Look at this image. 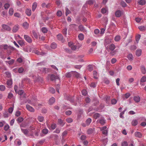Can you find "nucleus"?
Listing matches in <instances>:
<instances>
[{
	"label": "nucleus",
	"instance_id": "nucleus-31",
	"mask_svg": "<svg viewBox=\"0 0 146 146\" xmlns=\"http://www.w3.org/2000/svg\"><path fill=\"white\" fill-rule=\"evenodd\" d=\"M93 75L94 76V78L95 79H97L98 77H97L98 75V73L97 71L96 70H94L93 71Z\"/></svg>",
	"mask_w": 146,
	"mask_h": 146
},
{
	"label": "nucleus",
	"instance_id": "nucleus-14",
	"mask_svg": "<svg viewBox=\"0 0 146 146\" xmlns=\"http://www.w3.org/2000/svg\"><path fill=\"white\" fill-rule=\"evenodd\" d=\"M41 70H42V72L46 74L48 73L50 71V69L48 68H41Z\"/></svg>",
	"mask_w": 146,
	"mask_h": 146
},
{
	"label": "nucleus",
	"instance_id": "nucleus-62",
	"mask_svg": "<svg viewBox=\"0 0 146 146\" xmlns=\"http://www.w3.org/2000/svg\"><path fill=\"white\" fill-rule=\"evenodd\" d=\"M15 61V60L11 59V60L7 62L10 65L12 64Z\"/></svg>",
	"mask_w": 146,
	"mask_h": 146
},
{
	"label": "nucleus",
	"instance_id": "nucleus-45",
	"mask_svg": "<svg viewBox=\"0 0 146 146\" xmlns=\"http://www.w3.org/2000/svg\"><path fill=\"white\" fill-rule=\"evenodd\" d=\"M13 10L12 8H10L9 9V14L11 15H12L13 13Z\"/></svg>",
	"mask_w": 146,
	"mask_h": 146
},
{
	"label": "nucleus",
	"instance_id": "nucleus-56",
	"mask_svg": "<svg viewBox=\"0 0 146 146\" xmlns=\"http://www.w3.org/2000/svg\"><path fill=\"white\" fill-rule=\"evenodd\" d=\"M121 146H128V144L127 141H124L121 143Z\"/></svg>",
	"mask_w": 146,
	"mask_h": 146
},
{
	"label": "nucleus",
	"instance_id": "nucleus-40",
	"mask_svg": "<svg viewBox=\"0 0 146 146\" xmlns=\"http://www.w3.org/2000/svg\"><path fill=\"white\" fill-rule=\"evenodd\" d=\"M93 130L92 128H90L87 131V133L88 134H90L93 133Z\"/></svg>",
	"mask_w": 146,
	"mask_h": 146
},
{
	"label": "nucleus",
	"instance_id": "nucleus-59",
	"mask_svg": "<svg viewBox=\"0 0 146 146\" xmlns=\"http://www.w3.org/2000/svg\"><path fill=\"white\" fill-rule=\"evenodd\" d=\"M117 102V100L115 99H113L111 100V103L112 104H115Z\"/></svg>",
	"mask_w": 146,
	"mask_h": 146
},
{
	"label": "nucleus",
	"instance_id": "nucleus-34",
	"mask_svg": "<svg viewBox=\"0 0 146 146\" xmlns=\"http://www.w3.org/2000/svg\"><path fill=\"white\" fill-rule=\"evenodd\" d=\"M137 123L138 121L136 119L133 120L131 122L132 125L133 126H135L137 125Z\"/></svg>",
	"mask_w": 146,
	"mask_h": 146
},
{
	"label": "nucleus",
	"instance_id": "nucleus-4",
	"mask_svg": "<svg viewBox=\"0 0 146 146\" xmlns=\"http://www.w3.org/2000/svg\"><path fill=\"white\" fill-rule=\"evenodd\" d=\"M111 42V39L109 38H107L104 40V45L105 46L109 44Z\"/></svg>",
	"mask_w": 146,
	"mask_h": 146
},
{
	"label": "nucleus",
	"instance_id": "nucleus-57",
	"mask_svg": "<svg viewBox=\"0 0 146 146\" xmlns=\"http://www.w3.org/2000/svg\"><path fill=\"white\" fill-rule=\"evenodd\" d=\"M3 116L4 118H7L8 117V113L6 111H5L3 113Z\"/></svg>",
	"mask_w": 146,
	"mask_h": 146
},
{
	"label": "nucleus",
	"instance_id": "nucleus-43",
	"mask_svg": "<svg viewBox=\"0 0 146 146\" xmlns=\"http://www.w3.org/2000/svg\"><path fill=\"white\" fill-rule=\"evenodd\" d=\"M23 120L24 119L22 117H20L17 118V121L18 123H21Z\"/></svg>",
	"mask_w": 146,
	"mask_h": 146
},
{
	"label": "nucleus",
	"instance_id": "nucleus-64",
	"mask_svg": "<svg viewBox=\"0 0 146 146\" xmlns=\"http://www.w3.org/2000/svg\"><path fill=\"white\" fill-rule=\"evenodd\" d=\"M65 113L66 115H69L71 114L72 111L70 110L67 111H65Z\"/></svg>",
	"mask_w": 146,
	"mask_h": 146
},
{
	"label": "nucleus",
	"instance_id": "nucleus-38",
	"mask_svg": "<svg viewBox=\"0 0 146 146\" xmlns=\"http://www.w3.org/2000/svg\"><path fill=\"white\" fill-rule=\"evenodd\" d=\"M87 69L88 70L90 71H92L93 69V67L92 65L90 64H89L87 66Z\"/></svg>",
	"mask_w": 146,
	"mask_h": 146
},
{
	"label": "nucleus",
	"instance_id": "nucleus-39",
	"mask_svg": "<svg viewBox=\"0 0 146 146\" xmlns=\"http://www.w3.org/2000/svg\"><path fill=\"white\" fill-rule=\"evenodd\" d=\"M41 30L42 33H46L48 31L47 29L45 27H43L41 29Z\"/></svg>",
	"mask_w": 146,
	"mask_h": 146
},
{
	"label": "nucleus",
	"instance_id": "nucleus-26",
	"mask_svg": "<svg viewBox=\"0 0 146 146\" xmlns=\"http://www.w3.org/2000/svg\"><path fill=\"white\" fill-rule=\"evenodd\" d=\"M37 6V3L36 2H34L32 5V10L33 11H35Z\"/></svg>",
	"mask_w": 146,
	"mask_h": 146
},
{
	"label": "nucleus",
	"instance_id": "nucleus-2",
	"mask_svg": "<svg viewBox=\"0 0 146 146\" xmlns=\"http://www.w3.org/2000/svg\"><path fill=\"white\" fill-rule=\"evenodd\" d=\"M24 38L27 42L29 43H31L32 42V40L30 37L27 35H24Z\"/></svg>",
	"mask_w": 146,
	"mask_h": 146
},
{
	"label": "nucleus",
	"instance_id": "nucleus-15",
	"mask_svg": "<svg viewBox=\"0 0 146 146\" xmlns=\"http://www.w3.org/2000/svg\"><path fill=\"white\" fill-rule=\"evenodd\" d=\"M21 130L22 132L26 135H27L29 133V131L28 129L21 128Z\"/></svg>",
	"mask_w": 146,
	"mask_h": 146
},
{
	"label": "nucleus",
	"instance_id": "nucleus-49",
	"mask_svg": "<svg viewBox=\"0 0 146 146\" xmlns=\"http://www.w3.org/2000/svg\"><path fill=\"white\" fill-rule=\"evenodd\" d=\"M62 15V13L61 11L59 10L56 13L57 15L59 17H61Z\"/></svg>",
	"mask_w": 146,
	"mask_h": 146
},
{
	"label": "nucleus",
	"instance_id": "nucleus-46",
	"mask_svg": "<svg viewBox=\"0 0 146 146\" xmlns=\"http://www.w3.org/2000/svg\"><path fill=\"white\" fill-rule=\"evenodd\" d=\"M66 13L65 15L66 16H67L68 15L71 13L70 11L69 10L68 8L66 7L65 8Z\"/></svg>",
	"mask_w": 146,
	"mask_h": 146
},
{
	"label": "nucleus",
	"instance_id": "nucleus-13",
	"mask_svg": "<svg viewBox=\"0 0 146 146\" xmlns=\"http://www.w3.org/2000/svg\"><path fill=\"white\" fill-rule=\"evenodd\" d=\"M115 15L117 17H120L121 15V12L120 10H117L115 12Z\"/></svg>",
	"mask_w": 146,
	"mask_h": 146
},
{
	"label": "nucleus",
	"instance_id": "nucleus-20",
	"mask_svg": "<svg viewBox=\"0 0 146 146\" xmlns=\"http://www.w3.org/2000/svg\"><path fill=\"white\" fill-rule=\"evenodd\" d=\"M139 30L142 31H144L146 30V26H140L138 27Z\"/></svg>",
	"mask_w": 146,
	"mask_h": 146
},
{
	"label": "nucleus",
	"instance_id": "nucleus-30",
	"mask_svg": "<svg viewBox=\"0 0 146 146\" xmlns=\"http://www.w3.org/2000/svg\"><path fill=\"white\" fill-rule=\"evenodd\" d=\"M72 74V71L66 73L65 74V76L67 78H70L71 77V75Z\"/></svg>",
	"mask_w": 146,
	"mask_h": 146
},
{
	"label": "nucleus",
	"instance_id": "nucleus-12",
	"mask_svg": "<svg viewBox=\"0 0 146 146\" xmlns=\"http://www.w3.org/2000/svg\"><path fill=\"white\" fill-rule=\"evenodd\" d=\"M142 50L141 49H137L135 52V54L137 56H140L141 54Z\"/></svg>",
	"mask_w": 146,
	"mask_h": 146
},
{
	"label": "nucleus",
	"instance_id": "nucleus-8",
	"mask_svg": "<svg viewBox=\"0 0 146 146\" xmlns=\"http://www.w3.org/2000/svg\"><path fill=\"white\" fill-rule=\"evenodd\" d=\"M26 107L27 109L29 111L31 112H34L35 111V109L29 105L27 104L26 105Z\"/></svg>",
	"mask_w": 146,
	"mask_h": 146
},
{
	"label": "nucleus",
	"instance_id": "nucleus-28",
	"mask_svg": "<svg viewBox=\"0 0 146 146\" xmlns=\"http://www.w3.org/2000/svg\"><path fill=\"white\" fill-rule=\"evenodd\" d=\"M127 58L129 60H132L133 59V57L132 54H129L127 56Z\"/></svg>",
	"mask_w": 146,
	"mask_h": 146
},
{
	"label": "nucleus",
	"instance_id": "nucleus-48",
	"mask_svg": "<svg viewBox=\"0 0 146 146\" xmlns=\"http://www.w3.org/2000/svg\"><path fill=\"white\" fill-rule=\"evenodd\" d=\"M9 128V126L8 124H7L4 126V129L5 131H7Z\"/></svg>",
	"mask_w": 146,
	"mask_h": 146
},
{
	"label": "nucleus",
	"instance_id": "nucleus-16",
	"mask_svg": "<svg viewBox=\"0 0 146 146\" xmlns=\"http://www.w3.org/2000/svg\"><path fill=\"white\" fill-rule=\"evenodd\" d=\"M25 13L28 16H30L31 15V9H27L25 10Z\"/></svg>",
	"mask_w": 146,
	"mask_h": 146
},
{
	"label": "nucleus",
	"instance_id": "nucleus-18",
	"mask_svg": "<svg viewBox=\"0 0 146 146\" xmlns=\"http://www.w3.org/2000/svg\"><path fill=\"white\" fill-rule=\"evenodd\" d=\"M55 102V98L53 97H52L49 100V103L50 105H52Z\"/></svg>",
	"mask_w": 146,
	"mask_h": 146
},
{
	"label": "nucleus",
	"instance_id": "nucleus-60",
	"mask_svg": "<svg viewBox=\"0 0 146 146\" xmlns=\"http://www.w3.org/2000/svg\"><path fill=\"white\" fill-rule=\"evenodd\" d=\"M82 94L83 95L85 96L87 94V91L85 89H84L82 92Z\"/></svg>",
	"mask_w": 146,
	"mask_h": 146
},
{
	"label": "nucleus",
	"instance_id": "nucleus-29",
	"mask_svg": "<svg viewBox=\"0 0 146 146\" xmlns=\"http://www.w3.org/2000/svg\"><path fill=\"white\" fill-rule=\"evenodd\" d=\"M92 121V119L90 118H88L86 121V123L87 126L89 125Z\"/></svg>",
	"mask_w": 146,
	"mask_h": 146
},
{
	"label": "nucleus",
	"instance_id": "nucleus-1",
	"mask_svg": "<svg viewBox=\"0 0 146 146\" xmlns=\"http://www.w3.org/2000/svg\"><path fill=\"white\" fill-rule=\"evenodd\" d=\"M115 46L113 44H111L109 46V49L111 51L110 54L111 56H113L118 51L117 49L114 50L115 48Z\"/></svg>",
	"mask_w": 146,
	"mask_h": 146
},
{
	"label": "nucleus",
	"instance_id": "nucleus-36",
	"mask_svg": "<svg viewBox=\"0 0 146 146\" xmlns=\"http://www.w3.org/2000/svg\"><path fill=\"white\" fill-rule=\"evenodd\" d=\"M78 37L80 40H82L84 38V35L82 34H80L78 35Z\"/></svg>",
	"mask_w": 146,
	"mask_h": 146
},
{
	"label": "nucleus",
	"instance_id": "nucleus-41",
	"mask_svg": "<svg viewBox=\"0 0 146 146\" xmlns=\"http://www.w3.org/2000/svg\"><path fill=\"white\" fill-rule=\"evenodd\" d=\"M32 33L34 37L36 39H37L38 38V36L37 33L34 31H32Z\"/></svg>",
	"mask_w": 146,
	"mask_h": 146
},
{
	"label": "nucleus",
	"instance_id": "nucleus-19",
	"mask_svg": "<svg viewBox=\"0 0 146 146\" xmlns=\"http://www.w3.org/2000/svg\"><path fill=\"white\" fill-rule=\"evenodd\" d=\"M133 100L136 102L138 103L140 101V98L139 96H135L134 97Z\"/></svg>",
	"mask_w": 146,
	"mask_h": 146
},
{
	"label": "nucleus",
	"instance_id": "nucleus-32",
	"mask_svg": "<svg viewBox=\"0 0 146 146\" xmlns=\"http://www.w3.org/2000/svg\"><path fill=\"white\" fill-rule=\"evenodd\" d=\"M138 3L139 5H143L145 4L146 2L145 0H140Z\"/></svg>",
	"mask_w": 146,
	"mask_h": 146
},
{
	"label": "nucleus",
	"instance_id": "nucleus-27",
	"mask_svg": "<svg viewBox=\"0 0 146 146\" xmlns=\"http://www.w3.org/2000/svg\"><path fill=\"white\" fill-rule=\"evenodd\" d=\"M141 69L142 72V73L144 74L146 73V70L145 67L143 66H141Z\"/></svg>",
	"mask_w": 146,
	"mask_h": 146
},
{
	"label": "nucleus",
	"instance_id": "nucleus-17",
	"mask_svg": "<svg viewBox=\"0 0 146 146\" xmlns=\"http://www.w3.org/2000/svg\"><path fill=\"white\" fill-rule=\"evenodd\" d=\"M72 75L75 76L77 78H79L80 77V74L75 71H72Z\"/></svg>",
	"mask_w": 146,
	"mask_h": 146
},
{
	"label": "nucleus",
	"instance_id": "nucleus-55",
	"mask_svg": "<svg viewBox=\"0 0 146 146\" xmlns=\"http://www.w3.org/2000/svg\"><path fill=\"white\" fill-rule=\"evenodd\" d=\"M66 121L69 123H71L72 122V119L71 118H68L66 119Z\"/></svg>",
	"mask_w": 146,
	"mask_h": 146
},
{
	"label": "nucleus",
	"instance_id": "nucleus-61",
	"mask_svg": "<svg viewBox=\"0 0 146 146\" xmlns=\"http://www.w3.org/2000/svg\"><path fill=\"white\" fill-rule=\"evenodd\" d=\"M136 48L137 47L135 45H132L131 46L130 48L131 50H134L136 49Z\"/></svg>",
	"mask_w": 146,
	"mask_h": 146
},
{
	"label": "nucleus",
	"instance_id": "nucleus-3",
	"mask_svg": "<svg viewBox=\"0 0 146 146\" xmlns=\"http://www.w3.org/2000/svg\"><path fill=\"white\" fill-rule=\"evenodd\" d=\"M15 48L13 47L9 46L7 50V52L9 55L11 54L12 52L15 50Z\"/></svg>",
	"mask_w": 146,
	"mask_h": 146
},
{
	"label": "nucleus",
	"instance_id": "nucleus-63",
	"mask_svg": "<svg viewBox=\"0 0 146 146\" xmlns=\"http://www.w3.org/2000/svg\"><path fill=\"white\" fill-rule=\"evenodd\" d=\"M10 7V5L9 3H6L5 4L4 6L5 9H7Z\"/></svg>",
	"mask_w": 146,
	"mask_h": 146
},
{
	"label": "nucleus",
	"instance_id": "nucleus-47",
	"mask_svg": "<svg viewBox=\"0 0 146 146\" xmlns=\"http://www.w3.org/2000/svg\"><path fill=\"white\" fill-rule=\"evenodd\" d=\"M5 87L4 85H0V90L3 91L5 90Z\"/></svg>",
	"mask_w": 146,
	"mask_h": 146
},
{
	"label": "nucleus",
	"instance_id": "nucleus-50",
	"mask_svg": "<svg viewBox=\"0 0 146 146\" xmlns=\"http://www.w3.org/2000/svg\"><path fill=\"white\" fill-rule=\"evenodd\" d=\"M93 100L95 102L94 104V106H96L99 103V102L97 99L94 98V99Z\"/></svg>",
	"mask_w": 146,
	"mask_h": 146
},
{
	"label": "nucleus",
	"instance_id": "nucleus-22",
	"mask_svg": "<svg viewBox=\"0 0 146 146\" xmlns=\"http://www.w3.org/2000/svg\"><path fill=\"white\" fill-rule=\"evenodd\" d=\"M6 83L7 85L9 86V87H10V86H11L13 83L12 80L10 79L7 80Z\"/></svg>",
	"mask_w": 146,
	"mask_h": 146
},
{
	"label": "nucleus",
	"instance_id": "nucleus-51",
	"mask_svg": "<svg viewBox=\"0 0 146 146\" xmlns=\"http://www.w3.org/2000/svg\"><path fill=\"white\" fill-rule=\"evenodd\" d=\"M48 132V130L47 129H44L42 130V133L44 134H46Z\"/></svg>",
	"mask_w": 146,
	"mask_h": 146
},
{
	"label": "nucleus",
	"instance_id": "nucleus-21",
	"mask_svg": "<svg viewBox=\"0 0 146 146\" xmlns=\"http://www.w3.org/2000/svg\"><path fill=\"white\" fill-rule=\"evenodd\" d=\"M29 25L27 22H25L23 24V26L25 29H27L28 28Z\"/></svg>",
	"mask_w": 146,
	"mask_h": 146
},
{
	"label": "nucleus",
	"instance_id": "nucleus-5",
	"mask_svg": "<svg viewBox=\"0 0 146 146\" xmlns=\"http://www.w3.org/2000/svg\"><path fill=\"white\" fill-rule=\"evenodd\" d=\"M2 27L3 29L8 31H10L11 30V28L9 26L6 25H2Z\"/></svg>",
	"mask_w": 146,
	"mask_h": 146
},
{
	"label": "nucleus",
	"instance_id": "nucleus-11",
	"mask_svg": "<svg viewBox=\"0 0 146 146\" xmlns=\"http://www.w3.org/2000/svg\"><path fill=\"white\" fill-rule=\"evenodd\" d=\"M135 137H137L141 138L142 137V135L141 133L140 132L136 131L134 133Z\"/></svg>",
	"mask_w": 146,
	"mask_h": 146
},
{
	"label": "nucleus",
	"instance_id": "nucleus-53",
	"mask_svg": "<svg viewBox=\"0 0 146 146\" xmlns=\"http://www.w3.org/2000/svg\"><path fill=\"white\" fill-rule=\"evenodd\" d=\"M86 102L87 103H89L91 101V100L88 97H87L85 99Z\"/></svg>",
	"mask_w": 146,
	"mask_h": 146
},
{
	"label": "nucleus",
	"instance_id": "nucleus-58",
	"mask_svg": "<svg viewBox=\"0 0 146 146\" xmlns=\"http://www.w3.org/2000/svg\"><path fill=\"white\" fill-rule=\"evenodd\" d=\"M24 71V69L22 67H20L18 68V72L20 73H22Z\"/></svg>",
	"mask_w": 146,
	"mask_h": 146
},
{
	"label": "nucleus",
	"instance_id": "nucleus-25",
	"mask_svg": "<svg viewBox=\"0 0 146 146\" xmlns=\"http://www.w3.org/2000/svg\"><path fill=\"white\" fill-rule=\"evenodd\" d=\"M57 46L56 44L54 42L52 43L50 45L51 48L53 49H55L56 48Z\"/></svg>",
	"mask_w": 146,
	"mask_h": 146
},
{
	"label": "nucleus",
	"instance_id": "nucleus-54",
	"mask_svg": "<svg viewBox=\"0 0 146 146\" xmlns=\"http://www.w3.org/2000/svg\"><path fill=\"white\" fill-rule=\"evenodd\" d=\"M86 3L90 5H92L94 3V1L93 0H89L86 2Z\"/></svg>",
	"mask_w": 146,
	"mask_h": 146
},
{
	"label": "nucleus",
	"instance_id": "nucleus-7",
	"mask_svg": "<svg viewBox=\"0 0 146 146\" xmlns=\"http://www.w3.org/2000/svg\"><path fill=\"white\" fill-rule=\"evenodd\" d=\"M67 100L69 101L71 103H73L74 101V96H69L66 98Z\"/></svg>",
	"mask_w": 146,
	"mask_h": 146
},
{
	"label": "nucleus",
	"instance_id": "nucleus-42",
	"mask_svg": "<svg viewBox=\"0 0 146 146\" xmlns=\"http://www.w3.org/2000/svg\"><path fill=\"white\" fill-rule=\"evenodd\" d=\"M146 81V76H143L141 79L140 82H144Z\"/></svg>",
	"mask_w": 146,
	"mask_h": 146
},
{
	"label": "nucleus",
	"instance_id": "nucleus-10",
	"mask_svg": "<svg viewBox=\"0 0 146 146\" xmlns=\"http://www.w3.org/2000/svg\"><path fill=\"white\" fill-rule=\"evenodd\" d=\"M97 121H98L102 125H104L106 123V120L104 118L98 120Z\"/></svg>",
	"mask_w": 146,
	"mask_h": 146
},
{
	"label": "nucleus",
	"instance_id": "nucleus-37",
	"mask_svg": "<svg viewBox=\"0 0 146 146\" xmlns=\"http://www.w3.org/2000/svg\"><path fill=\"white\" fill-rule=\"evenodd\" d=\"M121 39V37L119 35H117L114 38V40L116 42L119 41Z\"/></svg>",
	"mask_w": 146,
	"mask_h": 146
},
{
	"label": "nucleus",
	"instance_id": "nucleus-23",
	"mask_svg": "<svg viewBox=\"0 0 146 146\" xmlns=\"http://www.w3.org/2000/svg\"><path fill=\"white\" fill-rule=\"evenodd\" d=\"M18 43L21 46L25 45V42L23 40H19L18 41Z\"/></svg>",
	"mask_w": 146,
	"mask_h": 146
},
{
	"label": "nucleus",
	"instance_id": "nucleus-24",
	"mask_svg": "<svg viewBox=\"0 0 146 146\" xmlns=\"http://www.w3.org/2000/svg\"><path fill=\"white\" fill-rule=\"evenodd\" d=\"M57 37L58 39L60 41H62L63 40V37L62 34H58L57 35Z\"/></svg>",
	"mask_w": 146,
	"mask_h": 146
},
{
	"label": "nucleus",
	"instance_id": "nucleus-9",
	"mask_svg": "<svg viewBox=\"0 0 146 146\" xmlns=\"http://www.w3.org/2000/svg\"><path fill=\"white\" fill-rule=\"evenodd\" d=\"M65 123L63 120L61 119H58V124L60 126H63L65 124Z\"/></svg>",
	"mask_w": 146,
	"mask_h": 146
},
{
	"label": "nucleus",
	"instance_id": "nucleus-33",
	"mask_svg": "<svg viewBox=\"0 0 146 146\" xmlns=\"http://www.w3.org/2000/svg\"><path fill=\"white\" fill-rule=\"evenodd\" d=\"M100 113H95L94 115V118L96 119L98 118L99 117H100Z\"/></svg>",
	"mask_w": 146,
	"mask_h": 146
},
{
	"label": "nucleus",
	"instance_id": "nucleus-52",
	"mask_svg": "<svg viewBox=\"0 0 146 146\" xmlns=\"http://www.w3.org/2000/svg\"><path fill=\"white\" fill-rule=\"evenodd\" d=\"M50 79L52 81L55 80V75L54 74H52L50 76Z\"/></svg>",
	"mask_w": 146,
	"mask_h": 146
},
{
	"label": "nucleus",
	"instance_id": "nucleus-35",
	"mask_svg": "<svg viewBox=\"0 0 146 146\" xmlns=\"http://www.w3.org/2000/svg\"><path fill=\"white\" fill-rule=\"evenodd\" d=\"M67 28L66 27L65 28L62 30V32L63 34L65 36H66L67 35Z\"/></svg>",
	"mask_w": 146,
	"mask_h": 146
},
{
	"label": "nucleus",
	"instance_id": "nucleus-6",
	"mask_svg": "<svg viewBox=\"0 0 146 146\" xmlns=\"http://www.w3.org/2000/svg\"><path fill=\"white\" fill-rule=\"evenodd\" d=\"M19 28V25H15L13 28L12 31L13 33H16L18 31Z\"/></svg>",
	"mask_w": 146,
	"mask_h": 146
},
{
	"label": "nucleus",
	"instance_id": "nucleus-44",
	"mask_svg": "<svg viewBox=\"0 0 146 146\" xmlns=\"http://www.w3.org/2000/svg\"><path fill=\"white\" fill-rule=\"evenodd\" d=\"M38 119L39 121L42 122L44 120V117L42 116H38Z\"/></svg>",
	"mask_w": 146,
	"mask_h": 146
}]
</instances>
